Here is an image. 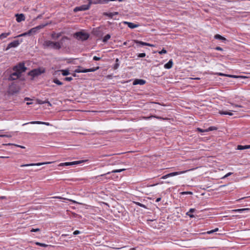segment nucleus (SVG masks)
Returning <instances> with one entry per match:
<instances>
[{"instance_id":"f257e3e1","label":"nucleus","mask_w":250,"mask_h":250,"mask_svg":"<svg viewBox=\"0 0 250 250\" xmlns=\"http://www.w3.org/2000/svg\"><path fill=\"white\" fill-rule=\"evenodd\" d=\"M26 69L23 62H20L18 65L14 66L12 69L13 72L9 70L10 74L7 79L8 80L11 81L18 79L21 77V73L25 72Z\"/></svg>"},{"instance_id":"f03ea898","label":"nucleus","mask_w":250,"mask_h":250,"mask_svg":"<svg viewBox=\"0 0 250 250\" xmlns=\"http://www.w3.org/2000/svg\"><path fill=\"white\" fill-rule=\"evenodd\" d=\"M68 38L66 36H63L59 41L53 42L50 40H46L43 43L44 48H50L55 50L60 49L63 46V42Z\"/></svg>"},{"instance_id":"7ed1b4c3","label":"nucleus","mask_w":250,"mask_h":250,"mask_svg":"<svg viewBox=\"0 0 250 250\" xmlns=\"http://www.w3.org/2000/svg\"><path fill=\"white\" fill-rule=\"evenodd\" d=\"M45 72V69L43 68H39L37 69H34L31 71H30L28 73V75L31 76L33 77L38 76L42 73H44Z\"/></svg>"},{"instance_id":"20e7f679","label":"nucleus","mask_w":250,"mask_h":250,"mask_svg":"<svg viewBox=\"0 0 250 250\" xmlns=\"http://www.w3.org/2000/svg\"><path fill=\"white\" fill-rule=\"evenodd\" d=\"M74 37L79 40L85 41L89 38V35L82 32H78L74 34Z\"/></svg>"},{"instance_id":"39448f33","label":"nucleus","mask_w":250,"mask_h":250,"mask_svg":"<svg viewBox=\"0 0 250 250\" xmlns=\"http://www.w3.org/2000/svg\"><path fill=\"white\" fill-rule=\"evenodd\" d=\"M19 91V87L15 83H12L11 85H10L8 90V92L9 94L13 95L18 93Z\"/></svg>"},{"instance_id":"423d86ee","label":"nucleus","mask_w":250,"mask_h":250,"mask_svg":"<svg viewBox=\"0 0 250 250\" xmlns=\"http://www.w3.org/2000/svg\"><path fill=\"white\" fill-rule=\"evenodd\" d=\"M47 25V23L42 24H40L38 26H37L35 27L32 28L31 29H30L29 30H28V33H30V35L31 34H35L36 33H37L38 32H39V31L40 29L43 28V27L46 26Z\"/></svg>"},{"instance_id":"0eeeda50","label":"nucleus","mask_w":250,"mask_h":250,"mask_svg":"<svg viewBox=\"0 0 250 250\" xmlns=\"http://www.w3.org/2000/svg\"><path fill=\"white\" fill-rule=\"evenodd\" d=\"M187 171L188 170H185V171H180L171 172V173H168L167 175H165L162 176L161 178L163 179H165L169 177L174 176H176V175H180V174L184 173L186 172H187Z\"/></svg>"},{"instance_id":"6e6552de","label":"nucleus","mask_w":250,"mask_h":250,"mask_svg":"<svg viewBox=\"0 0 250 250\" xmlns=\"http://www.w3.org/2000/svg\"><path fill=\"white\" fill-rule=\"evenodd\" d=\"M89 8H90L89 5L84 4V5H81L80 6L76 7L74 9L73 11L75 12H77L78 11H85V10H87L89 9Z\"/></svg>"},{"instance_id":"1a4fd4ad","label":"nucleus","mask_w":250,"mask_h":250,"mask_svg":"<svg viewBox=\"0 0 250 250\" xmlns=\"http://www.w3.org/2000/svg\"><path fill=\"white\" fill-rule=\"evenodd\" d=\"M20 44V42L18 40H15L14 41L12 42H11L9 43L6 48V50H8L9 49L12 48V47H16Z\"/></svg>"},{"instance_id":"9d476101","label":"nucleus","mask_w":250,"mask_h":250,"mask_svg":"<svg viewBox=\"0 0 250 250\" xmlns=\"http://www.w3.org/2000/svg\"><path fill=\"white\" fill-rule=\"evenodd\" d=\"M125 168H123V169H115V170H112L111 172H107L106 173H105V174H101V175L100 176H96L95 177L96 178H97L99 177H104L106 175H108V174H109L110 173H118V172H121L122 171H123L124 170H125Z\"/></svg>"},{"instance_id":"9b49d317","label":"nucleus","mask_w":250,"mask_h":250,"mask_svg":"<svg viewBox=\"0 0 250 250\" xmlns=\"http://www.w3.org/2000/svg\"><path fill=\"white\" fill-rule=\"evenodd\" d=\"M51 162H45V163H32V164H24L21 165V167H29V166H41L45 164H50Z\"/></svg>"},{"instance_id":"f8f14e48","label":"nucleus","mask_w":250,"mask_h":250,"mask_svg":"<svg viewBox=\"0 0 250 250\" xmlns=\"http://www.w3.org/2000/svg\"><path fill=\"white\" fill-rule=\"evenodd\" d=\"M16 21L18 22H20L25 20V16L23 14H17L15 15Z\"/></svg>"},{"instance_id":"ddd939ff","label":"nucleus","mask_w":250,"mask_h":250,"mask_svg":"<svg viewBox=\"0 0 250 250\" xmlns=\"http://www.w3.org/2000/svg\"><path fill=\"white\" fill-rule=\"evenodd\" d=\"M133 42L139 45H146V46H151V47L154 46V45L153 44H150L149 43H147V42H143L142 41H140L138 40H134Z\"/></svg>"},{"instance_id":"4468645a","label":"nucleus","mask_w":250,"mask_h":250,"mask_svg":"<svg viewBox=\"0 0 250 250\" xmlns=\"http://www.w3.org/2000/svg\"><path fill=\"white\" fill-rule=\"evenodd\" d=\"M31 124H39V125H49L50 124L49 123L47 122H43L41 121H32L29 123H27L23 124V125H26Z\"/></svg>"},{"instance_id":"2eb2a0df","label":"nucleus","mask_w":250,"mask_h":250,"mask_svg":"<svg viewBox=\"0 0 250 250\" xmlns=\"http://www.w3.org/2000/svg\"><path fill=\"white\" fill-rule=\"evenodd\" d=\"M123 23L127 25L128 27L131 29L136 28L139 26V24H134L132 22H130L128 21H124Z\"/></svg>"},{"instance_id":"dca6fc26","label":"nucleus","mask_w":250,"mask_h":250,"mask_svg":"<svg viewBox=\"0 0 250 250\" xmlns=\"http://www.w3.org/2000/svg\"><path fill=\"white\" fill-rule=\"evenodd\" d=\"M146 83V81L142 79H136L134 81L133 84V85H143Z\"/></svg>"},{"instance_id":"f3484780","label":"nucleus","mask_w":250,"mask_h":250,"mask_svg":"<svg viewBox=\"0 0 250 250\" xmlns=\"http://www.w3.org/2000/svg\"><path fill=\"white\" fill-rule=\"evenodd\" d=\"M235 110H229V111H224V110H219V113L221 115H228L229 116L233 115V113L232 112H235Z\"/></svg>"},{"instance_id":"a211bd4d","label":"nucleus","mask_w":250,"mask_h":250,"mask_svg":"<svg viewBox=\"0 0 250 250\" xmlns=\"http://www.w3.org/2000/svg\"><path fill=\"white\" fill-rule=\"evenodd\" d=\"M60 71H61V72H62V75L63 76H67V75H68L70 74V73H69V70H67V69H64V70H59V71H56L55 72L54 74H55V75H57V74H58V73H59V72H60Z\"/></svg>"},{"instance_id":"6ab92c4d","label":"nucleus","mask_w":250,"mask_h":250,"mask_svg":"<svg viewBox=\"0 0 250 250\" xmlns=\"http://www.w3.org/2000/svg\"><path fill=\"white\" fill-rule=\"evenodd\" d=\"M118 14V13L117 12H115L113 13L104 12L103 13V15L107 16V17H109L110 18H112L114 15H117Z\"/></svg>"},{"instance_id":"aec40b11","label":"nucleus","mask_w":250,"mask_h":250,"mask_svg":"<svg viewBox=\"0 0 250 250\" xmlns=\"http://www.w3.org/2000/svg\"><path fill=\"white\" fill-rule=\"evenodd\" d=\"M173 62L172 60H170L168 62L166 63L164 65V67L166 69H170L172 67Z\"/></svg>"},{"instance_id":"412c9836","label":"nucleus","mask_w":250,"mask_h":250,"mask_svg":"<svg viewBox=\"0 0 250 250\" xmlns=\"http://www.w3.org/2000/svg\"><path fill=\"white\" fill-rule=\"evenodd\" d=\"M250 148V145L241 146L238 145L237 146L238 150H244L245 149Z\"/></svg>"},{"instance_id":"4be33fe9","label":"nucleus","mask_w":250,"mask_h":250,"mask_svg":"<svg viewBox=\"0 0 250 250\" xmlns=\"http://www.w3.org/2000/svg\"><path fill=\"white\" fill-rule=\"evenodd\" d=\"M61 36V33H56L55 32H53L51 34V37L54 39H57Z\"/></svg>"},{"instance_id":"5701e85b","label":"nucleus","mask_w":250,"mask_h":250,"mask_svg":"<svg viewBox=\"0 0 250 250\" xmlns=\"http://www.w3.org/2000/svg\"><path fill=\"white\" fill-rule=\"evenodd\" d=\"M217 75L219 76H227V77H230V78H238V76H237L236 75L225 74L222 73H217Z\"/></svg>"},{"instance_id":"b1692460","label":"nucleus","mask_w":250,"mask_h":250,"mask_svg":"<svg viewBox=\"0 0 250 250\" xmlns=\"http://www.w3.org/2000/svg\"><path fill=\"white\" fill-rule=\"evenodd\" d=\"M214 38H215V39L220 40H222V41H226V39L225 37H223V36H221V35H219V34H216V35H215L214 36Z\"/></svg>"},{"instance_id":"393cba45","label":"nucleus","mask_w":250,"mask_h":250,"mask_svg":"<svg viewBox=\"0 0 250 250\" xmlns=\"http://www.w3.org/2000/svg\"><path fill=\"white\" fill-rule=\"evenodd\" d=\"M250 209L248 208H239V209H233L232 210V211L233 212H242L243 211H248V210H249Z\"/></svg>"},{"instance_id":"a878e982","label":"nucleus","mask_w":250,"mask_h":250,"mask_svg":"<svg viewBox=\"0 0 250 250\" xmlns=\"http://www.w3.org/2000/svg\"><path fill=\"white\" fill-rule=\"evenodd\" d=\"M86 69H83L81 67H79L77 69L75 70V73H85Z\"/></svg>"},{"instance_id":"bb28decb","label":"nucleus","mask_w":250,"mask_h":250,"mask_svg":"<svg viewBox=\"0 0 250 250\" xmlns=\"http://www.w3.org/2000/svg\"><path fill=\"white\" fill-rule=\"evenodd\" d=\"M11 34L10 32H8L7 33H3L1 34L0 35L1 36V40L6 38L7 36Z\"/></svg>"},{"instance_id":"cd10ccee","label":"nucleus","mask_w":250,"mask_h":250,"mask_svg":"<svg viewBox=\"0 0 250 250\" xmlns=\"http://www.w3.org/2000/svg\"><path fill=\"white\" fill-rule=\"evenodd\" d=\"M99 68V67L98 66V67H95V68L93 67V68H92L86 69H85V73L89 72H94V71H96L97 70H98Z\"/></svg>"},{"instance_id":"c85d7f7f","label":"nucleus","mask_w":250,"mask_h":250,"mask_svg":"<svg viewBox=\"0 0 250 250\" xmlns=\"http://www.w3.org/2000/svg\"><path fill=\"white\" fill-rule=\"evenodd\" d=\"M110 35L109 34L106 35L103 39V42H106L110 38Z\"/></svg>"},{"instance_id":"c756f323","label":"nucleus","mask_w":250,"mask_h":250,"mask_svg":"<svg viewBox=\"0 0 250 250\" xmlns=\"http://www.w3.org/2000/svg\"><path fill=\"white\" fill-rule=\"evenodd\" d=\"M53 82L55 83L56 84L59 85H61L62 84V83L61 82V81H60L57 78H55V79H54L53 80Z\"/></svg>"},{"instance_id":"7c9ffc66","label":"nucleus","mask_w":250,"mask_h":250,"mask_svg":"<svg viewBox=\"0 0 250 250\" xmlns=\"http://www.w3.org/2000/svg\"><path fill=\"white\" fill-rule=\"evenodd\" d=\"M195 211V209H194V208H190L189 209V211L188 212H187V214L190 217H193L194 215L190 214L189 212H194Z\"/></svg>"},{"instance_id":"2f4dec72","label":"nucleus","mask_w":250,"mask_h":250,"mask_svg":"<svg viewBox=\"0 0 250 250\" xmlns=\"http://www.w3.org/2000/svg\"><path fill=\"white\" fill-rule=\"evenodd\" d=\"M35 244H36V245L40 246H41V247H47L48 246V245H46V244H44V243H40V242H36Z\"/></svg>"},{"instance_id":"473e14b6","label":"nucleus","mask_w":250,"mask_h":250,"mask_svg":"<svg viewBox=\"0 0 250 250\" xmlns=\"http://www.w3.org/2000/svg\"><path fill=\"white\" fill-rule=\"evenodd\" d=\"M87 160H85V161H74V162H71V165H76V164H81L84 161H86Z\"/></svg>"},{"instance_id":"72a5a7b5","label":"nucleus","mask_w":250,"mask_h":250,"mask_svg":"<svg viewBox=\"0 0 250 250\" xmlns=\"http://www.w3.org/2000/svg\"><path fill=\"white\" fill-rule=\"evenodd\" d=\"M216 129H217V127H216L215 126H210L209 128H208V129H206V131H207V132H208L209 131L215 130Z\"/></svg>"},{"instance_id":"f704fd0d","label":"nucleus","mask_w":250,"mask_h":250,"mask_svg":"<svg viewBox=\"0 0 250 250\" xmlns=\"http://www.w3.org/2000/svg\"><path fill=\"white\" fill-rule=\"evenodd\" d=\"M30 35V33H28V31L27 32H25L24 33L20 34V35L15 37V38H17V37H23V36H26V35Z\"/></svg>"},{"instance_id":"c9c22d12","label":"nucleus","mask_w":250,"mask_h":250,"mask_svg":"<svg viewBox=\"0 0 250 250\" xmlns=\"http://www.w3.org/2000/svg\"><path fill=\"white\" fill-rule=\"evenodd\" d=\"M218 229H218V228H216V229H212V230H211L208 231L207 232V233H208V234H211V233H214V232H216V231H218Z\"/></svg>"},{"instance_id":"e433bc0d","label":"nucleus","mask_w":250,"mask_h":250,"mask_svg":"<svg viewBox=\"0 0 250 250\" xmlns=\"http://www.w3.org/2000/svg\"><path fill=\"white\" fill-rule=\"evenodd\" d=\"M71 165V162H66V163H61L60 164L59 166H70Z\"/></svg>"},{"instance_id":"4c0bfd02","label":"nucleus","mask_w":250,"mask_h":250,"mask_svg":"<svg viewBox=\"0 0 250 250\" xmlns=\"http://www.w3.org/2000/svg\"><path fill=\"white\" fill-rule=\"evenodd\" d=\"M136 204L138 206H139V207L146 208V205L142 204L139 202H136Z\"/></svg>"},{"instance_id":"58836bf2","label":"nucleus","mask_w":250,"mask_h":250,"mask_svg":"<svg viewBox=\"0 0 250 250\" xmlns=\"http://www.w3.org/2000/svg\"><path fill=\"white\" fill-rule=\"evenodd\" d=\"M146 53H139L138 54V57L139 58H144L146 56Z\"/></svg>"},{"instance_id":"ea45409f","label":"nucleus","mask_w":250,"mask_h":250,"mask_svg":"<svg viewBox=\"0 0 250 250\" xmlns=\"http://www.w3.org/2000/svg\"><path fill=\"white\" fill-rule=\"evenodd\" d=\"M232 172H229L227 174H226L225 176H224L222 179H225L226 178L229 176L230 175H232Z\"/></svg>"},{"instance_id":"a19ab883","label":"nucleus","mask_w":250,"mask_h":250,"mask_svg":"<svg viewBox=\"0 0 250 250\" xmlns=\"http://www.w3.org/2000/svg\"><path fill=\"white\" fill-rule=\"evenodd\" d=\"M167 51L166 49H165L164 48H163L161 51H159L158 53L159 54L162 55L163 54H166L167 53Z\"/></svg>"},{"instance_id":"79ce46f5","label":"nucleus","mask_w":250,"mask_h":250,"mask_svg":"<svg viewBox=\"0 0 250 250\" xmlns=\"http://www.w3.org/2000/svg\"><path fill=\"white\" fill-rule=\"evenodd\" d=\"M40 231V229H32L31 230H30V231L31 232H38V231Z\"/></svg>"},{"instance_id":"37998d69","label":"nucleus","mask_w":250,"mask_h":250,"mask_svg":"<svg viewBox=\"0 0 250 250\" xmlns=\"http://www.w3.org/2000/svg\"><path fill=\"white\" fill-rule=\"evenodd\" d=\"M64 80L66 81L70 82L73 80L72 77H65Z\"/></svg>"},{"instance_id":"c03bdc74","label":"nucleus","mask_w":250,"mask_h":250,"mask_svg":"<svg viewBox=\"0 0 250 250\" xmlns=\"http://www.w3.org/2000/svg\"><path fill=\"white\" fill-rule=\"evenodd\" d=\"M38 103L40 104H43L44 103H48L50 105H51V104L49 101L43 102V101H38Z\"/></svg>"},{"instance_id":"a18cd8bd","label":"nucleus","mask_w":250,"mask_h":250,"mask_svg":"<svg viewBox=\"0 0 250 250\" xmlns=\"http://www.w3.org/2000/svg\"><path fill=\"white\" fill-rule=\"evenodd\" d=\"M197 130L199 131V132H207V131H206V129H201L200 128H197Z\"/></svg>"},{"instance_id":"49530a36","label":"nucleus","mask_w":250,"mask_h":250,"mask_svg":"<svg viewBox=\"0 0 250 250\" xmlns=\"http://www.w3.org/2000/svg\"><path fill=\"white\" fill-rule=\"evenodd\" d=\"M119 66V63H116L114 66V69H117Z\"/></svg>"},{"instance_id":"de8ad7c7","label":"nucleus","mask_w":250,"mask_h":250,"mask_svg":"<svg viewBox=\"0 0 250 250\" xmlns=\"http://www.w3.org/2000/svg\"><path fill=\"white\" fill-rule=\"evenodd\" d=\"M215 49L218 51H223V48L220 46H217L216 47H215Z\"/></svg>"},{"instance_id":"09e8293b","label":"nucleus","mask_w":250,"mask_h":250,"mask_svg":"<svg viewBox=\"0 0 250 250\" xmlns=\"http://www.w3.org/2000/svg\"><path fill=\"white\" fill-rule=\"evenodd\" d=\"M100 60H101V58H100V57H98L97 56H94L93 57V60H94V61H99Z\"/></svg>"},{"instance_id":"8fccbe9b","label":"nucleus","mask_w":250,"mask_h":250,"mask_svg":"<svg viewBox=\"0 0 250 250\" xmlns=\"http://www.w3.org/2000/svg\"><path fill=\"white\" fill-rule=\"evenodd\" d=\"M183 194H192V193L191 191H186L182 192Z\"/></svg>"},{"instance_id":"3c124183","label":"nucleus","mask_w":250,"mask_h":250,"mask_svg":"<svg viewBox=\"0 0 250 250\" xmlns=\"http://www.w3.org/2000/svg\"><path fill=\"white\" fill-rule=\"evenodd\" d=\"M80 231L79 230H78L74 231V232H73V234L75 235H77V234H80Z\"/></svg>"},{"instance_id":"603ef678","label":"nucleus","mask_w":250,"mask_h":250,"mask_svg":"<svg viewBox=\"0 0 250 250\" xmlns=\"http://www.w3.org/2000/svg\"><path fill=\"white\" fill-rule=\"evenodd\" d=\"M231 104L233 106H234L235 107H242V106L240 105H238V104Z\"/></svg>"},{"instance_id":"864d4df0","label":"nucleus","mask_w":250,"mask_h":250,"mask_svg":"<svg viewBox=\"0 0 250 250\" xmlns=\"http://www.w3.org/2000/svg\"><path fill=\"white\" fill-rule=\"evenodd\" d=\"M87 0L89 1L88 4L87 5H89V7H90V5L92 4V3H91V2L93 1H92L93 0Z\"/></svg>"},{"instance_id":"5fc2aeb1","label":"nucleus","mask_w":250,"mask_h":250,"mask_svg":"<svg viewBox=\"0 0 250 250\" xmlns=\"http://www.w3.org/2000/svg\"><path fill=\"white\" fill-rule=\"evenodd\" d=\"M6 199V196H0V199Z\"/></svg>"},{"instance_id":"6e6d98bb","label":"nucleus","mask_w":250,"mask_h":250,"mask_svg":"<svg viewBox=\"0 0 250 250\" xmlns=\"http://www.w3.org/2000/svg\"><path fill=\"white\" fill-rule=\"evenodd\" d=\"M152 117H155V118H158V119H160V118H159V117H156V116H150V117H147V119H150V118H152Z\"/></svg>"},{"instance_id":"4d7b16f0","label":"nucleus","mask_w":250,"mask_h":250,"mask_svg":"<svg viewBox=\"0 0 250 250\" xmlns=\"http://www.w3.org/2000/svg\"><path fill=\"white\" fill-rule=\"evenodd\" d=\"M16 146H17L18 147H21V148H25L24 146H20V145H16Z\"/></svg>"},{"instance_id":"13d9d810","label":"nucleus","mask_w":250,"mask_h":250,"mask_svg":"<svg viewBox=\"0 0 250 250\" xmlns=\"http://www.w3.org/2000/svg\"><path fill=\"white\" fill-rule=\"evenodd\" d=\"M161 199V198H158L156 199V202H158L160 201Z\"/></svg>"},{"instance_id":"bf43d9fd","label":"nucleus","mask_w":250,"mask_h":250,"mask_svg":"<svg viewBox=\"0 0 250 250\" xmlns=\"http://www.w3.org/2000/svg\"><path fill=\"white\" fill-rule=\"evenodd\" d=\"M116 63H119V60L118 58H117L115 60Z\"/></svg>"},{"instance_id":"052dcab7","label":"nucleus","mask_w":250,"mask_h":250,"mask_svg":"<svg viewBox=\"0 0 250 250\" xmlns=\"http://www.w3.org/2000/svg\"><path fill=\"white\" fill-rule=\"evenodd\" d=\"M9 157H5V156H0V158H8Z\"/></svg>"},{"instance_id":"680f3d73","label":"nucleus","mask_w":250,"mask_h":250,"mask_svg":"<svg viewBox=\"0 0 250 250\" xmlns=\"http://www.w3.org/2000/svg\"><path fill=\"white\" fill-rule=\"evenodd\" d=\"M53 198H59V199H62V197H54Z\"/></svg>"},{"instance_id":"e2e57ef3","label":"nucleus","mask_w":250,"mask_h":250,"mask_svg":"<svg viewBox=\"0 0 250 250\" xmlns=\"http://www.w3.org/2000/svg\"><path fill=\"white\" fill-rule=\"evenodd\" d=\"M6 136H7L5 135H0V137H6Z\"/></svg>"},{"instance_id":"0e129e2a","label":"nucleus","mask_w":250,"mask_h":250,"mask_svg":"<svg viewBox=\"0 0 250 250\" xmlns=\"http://www.w3.org/2000/svg\"><path fill=\"white\" fill-rule=\"evenodd\" d=\"M31 104H32V103H30V102L27 103V104H28V105Z\"/></svg>"},{"instance_id":"69168bd1","label":"nucleus","mask_w":250,"mask_h":250,"mask_svg":"<svg viewBox=\"0 0 250 250\" xmlns=\"http://www.w3.org/2000/svg\"><path fill=\"white\" fill-rule=\"evenodd\" d=\"M28 100H29V98H25V100H26V101Z\"/></svg>"},{"instance_id":"338daca9","label":"nucleus","mask_w":250,"mask_h":250,"mask_svg":"<svg viewBox=\"0 0 250 250\" xmlns=\"http://www.w3.org/2000/svg\"><path fill=\"white\" fill-rule=\"evenodd\" d=\"M73 76L74 77H76V74H75V73H74V74H73Z\"/></svg>"},{"instance_id":"774afa93","label":"nucleus","mask_w":250,"mask_h":250,"mask_svg":"<svg viewBox=\"0 0 250 250\" xmlns=\"http://www.w3.org/2000/svg\"><path fill=\"white\" fill-rule=\"evenodd\" d=\"M124 45H126V42H125L124 43Z\"/></svg>"}]
</instances>
